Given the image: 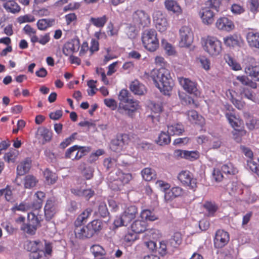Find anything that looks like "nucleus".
<instances>
[{
	"label": "nucleus",
	"instance_id": "3",
	"mask_svg": "<svg viewBox=\"0 0 259 259\" xmlns=\"http://www.w3.org/2000/svg\"><path fill=\"white\" fill-rule=\"evenodd\" d=\"M219 0H208L206 4L207 6L201 9L199 14L203 24L210 25L213 22L215 15L213 10L219 11Z\"/></svg>",
	"mask_w": 259,
	"mask_h": 259
},
{
	"label": "nucleus",
	"instance_id": "61",
	"mask_svg": "<svg viewBox=\"0 0 259 259\" xmlns=\"http://www.w3.org/2000/svg\"><path fill=\"white\" fill-rule=\"evenodd\" d=\"M137 239V235L134 232H127L123 237V240L127 243H132Z\"/></svg>",
	"mask_w": 259,
	"mask_h": 259
},
{
	"label": "nucleus",
	"instance_id": "64",
	"mask_svg": "<svg viewBox=\"0 0 259 259\" xmlns=\"http://www.w3.org/2000/svg\"><path fill=\"white\" fill-rule=\"evenodd\" d=\"M223 175L218 168H214L212 172V178L217 182H221L223 179Z\"/></svg>",
	"mask_w": 259,
	"mask_h": 259
},
{
	"label": "nucleus",
	"instance_id": "30",
	"mask_svg": "<svg viewBox=\"0 0 259 259\" xmlns=\"http://www.w3.org/2000/svg\"><path fill=\"white\" fill-rule=\"evenodd\" d=\"M114 176L118 181H120L121 182L123 186L128 183L132 178V176L131 174L123 173L120 169H118L116 172L114 173Z\"/></svg>",
	"mask_w": 259,
	"mask_h": 259
},
{
	"label": "nucleus",
	"instance_id": "27",
	"mask_svg": "<svg viewBox=\"0 0 259 259\" xmlns=\"http://www.w3.org/2000/svg\"><path fill=\"white\" fill-rule=\"evenodd\" d=\"M157 251L161 256H164L167 253H172L174 251L167 241L159 242V247H157Z\"/></svg>",
	"mask_w": 259,
	"mask_h": 259
},
{
	"label": "nucleus",
	"instance_id": "11",
	"mask_svg": "<svg viewBox=\"0 0 259 259\" xmlns=\"http://www.w3.org/2000/svg\"><path fill=\"white\" fill-rule=\"evenodd\" d=\"M230 236L229 233L223 230L217 231L214 238V245L215 248H221L229 242Z\"/></svg>",
	"mask_w": 259,
	"mask_h": 259
},
{
	"label": "nucleus",
	"instance_id": "56",
	"mask_svg": "<svg viewBox=\"0 0 259 259\" xmlns=\"http://www.w3.org/2000/svg\"><path fill=\"white\" fill-rule=\"evenodd\" d=\"M184 158L191 161H193L198 158L199 155L197 151H186L184 154Z\"/></svg>",
	"mask_w": 259,
	"mask_h": 259
},
{
	"label": "nucleus",
	"instance_id": "48",
	"mask_svg": "<svg viewBox=\"0 0 259 259\" xmlns=\"http://www.w3.org/2000/svg\"><path fill=\"white\" fill-rule=\"evenodd\" d=\"M161 46L168 55H173L176 53L175 48L166 40L162 39L161 40Z\"/></svg>",
	"mask_w": 259,
	"mask_h": 259
},
{
	"label": "nucleus",
	"instance_id": "29",
	"mask_svg": "<svg viewBox=\"0 0 259 259\" xmlns=\"http://www.w3.org/2000/svg\"><path fill=\"white\" fill-rule=\"evenodd\" d=\"M93 210L91 208H87L80 214H79L74 222V226L82 225L86 222L87 219L91 215Z\"/></svg>",
	"mask_w": 259,
	"mask_h": 259
},
{
	"label": "nucleus",
	"instance_id": "33",
	"mask_svg": "<svg viewBox=\"0 0 259 259\" xmlns=\"http://www.w3.org/2000/svg\"><path fill=\"white\" fill-rule=\"evenodd\" d=\"M108 20V18L106 15H103L101 17H91L90 20V22L94 26L102 28L104 26Z\"/></svg>",
	"mask_w": 259,
	"mask_h": 259
},
{
	"label": "nucleus",
	"instance_id": "1",
	"mask_svg": "<svg viewBox=\"0 0 259 259\" xmlns=\"http://www.w3.org/2000/svg\"><path fill=\"white\" fill-rule=\"evenodd\" d=\"M146 76H150L156 87L165 95H169L174 83L170 76V71L165 67L159 69H153L150 72H145Z\"/></svg>",
	"mask_w": 259,
	"mask_h": 259
},
{
	"label": "nucleus",
	"instance_id": "5",
	"mask_svg": "<svg viewBox=\"0 0 259 259\" xmlns=\"http://www.w3.org/2000/svg\"><path fill=\"white\" fill-rule=\"evenodd\" d=\"M138 214V209L135 205L126 207L121 216L116 218L114 222L116 227L127 226Z\"/></svg>",
	"mask_w": 259,
	"mask_h": 259
},
{
	"label": "nucleus",
	"instance_id": "15",
	"mask_svg": "<svg viewBox=\"0 0 259 259\" xmlns=\"http://www.w3.org/2000/svg\"><path fill=\"white\" fill-rule=\"evenodd\" d=\"M57 211V206L54 198H49L47 200L44 207L45 216L47 220H50Z\"/></svg>",
	"mask_w": 259,
	"mask_h": 259
},
{
	"label": "nucleus",
	"instance_id": "53",
	"mask_svg": "<svg viewBox=\"0 0 259 259\" xmlns=\"http://www.w3.org/2000/svg\"><path fill=\"white\" fill-rule=\"evenodd\" d=\"M17 155V152L15 150L10 151L5 154L4 158L8 163H14L16 160Z\"/></svg>",
	"mask_w": 259,
	"mask_h": 259
},
{
	"label": "nucleus",
	"instance_id": "23",
	"mask_svg": "<svg viewBox=\"0 0 259 259\" xmlns=\"http://www.w3.org/2000/svg\"><path fill=\"white\" fill-rule=\"evenodd\" d=\"M166 9L179 15L182 13V9L179 4L174 0H166L164 2Z\"/></svg>",
	"mask_w": 259,
	"mask_h": 259
},
{
	"label": "nucleus",
	"instance_id": "2",
	"mask_svg": "<svg viewBox=\"0 0 259 259\" xmlns=\"http://www.w3.org/2000/svg\"><path fill=\"white\" fill-rule=\"evenodd\" d=\"M201 45L203 50L210 56H217L222 51V42L214 36L207 35L202 37Z\"/></svg>",
	"mask_w": 259,
	"mask_h": 259
},
{
	"label": "nucleus",
	"instance_id": "60",
	"mask_svg": "<svg viewBox=\"0 0 259 259\" xmlns=\"http://www.w3.org/2000/svg\"><path fill=\"white\" fill-rule=\"evenodd\" d=\"M116 164V161L115 159L108 158L104 161V166L106 168L107 170H110L114 168Z\"/></svg>",
	"mask_w": 259,
	"mask_h": 259
},
{
	"label": "nucleus",
	"instance_id": "32",
	"mask_svg": "<svg viewBox=\"0 0 259 259\" xmlns=\"http://www.w3.org/2000/svg\"><path fill=\"white\" fill-rule=\"evenodd\" d=\"M172 249L178 247L182 242V235L179 232H176L167 241Z\"/></svg>",
	"mask_w": 259,
	"mask_h": 259
},
{
	"label": "nucleus",
	"instance_id": "49",
	"mask_svg": "<svg viewBox=\"0 0 259 259\" xmlns=\"http://www.w3.org/2000/svg\"><path fill=\"white\" fill-rule=\"evenodd\" d=\"M179 190H180L179 188H172L171 190H166L164 191V199L166 201H170V200L176 197L178 194H175V192H177Z\"/></svg>",
	"mask_w": 259,
	"mask_h": 259
},
{
	"label": "nucleus",
	"instance_id": "14",
	"mask_svg": "<svg viewBox=\"0 0 259 259\" xmlns=\"http://www.w3.org/2000/svg\"><path fill=\"white\" fill-rule=\"evenodd\" d=\"M179 180L185 185L192 189L196 187V180L193 178L192 174L187 170L181 171L178 176Z\"/></svg>",
	"mask_w": 259,
	"mask_h": 259
},
{
	"label": "nucleus",
	"instance_id": "20",
	"mask_svg": "<svg viewBox=\"0 0 259 259\" xmlns=\"http://www.w3.org/2000/svg\"><path fill=\"white\" fill-rule=\"evenodd\" d=\"M107 180L108 186L112 190L117 191L122 189L123 186L121 182L115 177L114 172H110L108 175Z\"/></svg>",
	"mask_w": 259,
	"mask_h": 259
},
{
	"label": "nucleus",
	"instance_id": "16",
	"mask_svg": "<svg viewBox=\"0 0 259 259\" xmlns=\"http://www.w3.org/2000/svg\"><path fill=\"white\" fill-rule=\"evenodd\" d=\"M178 80L180 84L186 92L197 95L198 91L195 82L184 77H178Z\"/></svg>",
	"mask_w": 259,
	"mask_h": 259
},
{
	"label": "nucleus",
	"instance_id": "40",
	"mask_svg": "<svg viewBox=\"0 0 259 259\" xmlns=\"http://www.w3.org/2000/svg\"><path fill=\"white\" fill-rule=\"evenodd\" d=\"M140 216L142 219L146 221H154L158 219L157 216L153 211L149 209L142 210L140 213Z\"/></svg>",
	"mask_w": 259,
	"mask_h": 259
},
{
	"label": "nucleus",
	"instance_id": "17",
	"mask_svg": "<svg viewBox=\"0 0 259 259\" xmlns=\"http://www.w3.org/2000/svg\"><path fill=\"white\" fill-rule=\"evenodd\" d=\"M74 232L76 238L81 239L90 238L94 236L88 225L84 226L82 225L75 226Z\"/></svg>",
	"mask_w": 259,
	"mask_h": 259
},
{
	"label": "nucleus",
	"instance_id": "44",
	"mask_svg": "<svg viewBox=\"0 0 259 259\" xmlns=\"http://www.w3.org/2000/svg\"><path fill=\"white\" fill-rule=\"evenodd\" d=\"M237 79L241 82L243 85L247 86L246 87H250L252 89L256 88V83L250 80L248 77L245 76H238Z\"/></svg>",
	"mask_w": 259,
	"mask_h": 259
},
{
	"label": "nucleus",
	"instance_id": "37",
	"mask_svg": "<svg viewBox=\"0 0 259 259\" xmlns=\"http://www.w3.org/2000/svg\"><path fill=\"white\" fill-rule=\"evenodd\" d=\"M37 182V179L33 176L28 175L25 177L23 184L25 188L30 189L34 187Z\"/></svg>",
	"mask_w": 259,
	"mask_h": 259
},
{
	"label": "nucleus",
	"instance_id": "43",
	"mask_svg": "<svg viewBox=\"0 0 259 259\" xmlns=\"http://www.w3.org/2000/svg\"><path fill=\"white\" fill-rule=\"evenodd\" d=\"M29 257L30 259H47L48 258L45 251L38 249L30 252Z\"/></svg>",
	"mask_w": 259,
	"mask_h": 259
},
{
	"label": "nucleus",
	"instance_id": "10",
	"mask_svg": "<svg viewBox=\"0 0 259 259\" xmlns=\"http://www.w3.org/2000/svg\"><path fill=\"white\" fill-rule=\"evenodd\" d=\"M156 29L160 32L165 31L168 26L167 19L160 11H156L153 15Z\"/></svg>",
	"mask_w": 259,
	"mask_h": 259
},
{
	"label": "nucleus",
	"instance_id": "6",
	"mask_svg": "<svg viewBox=\"0 0 259 259\" xmlns=\"http://www.w3.org/2000/svg\"><path fill=\"white\" fill-rule=\"evenodd\" d=\"M39 224L40 220L38 217L34 212H30L28 214L27 223L22 224L21 230L24 233L33 235L35 233Z\"/></svg>",
	"mask_w": 259,
	"mask_h": 259
},
{
	"label": "nucleus",
	"instance_id": "19",
	"mask_svg": "<svg viewBox=\"0 0 259 259\" xmlns=\"http://www.w3.org/2000/svg\"><path fill=\"white\" fill-rule=\"evenodd\" d=\"M224 44L229 47L234 48L240 47L243 44V40L240 35L236 34H230L223 38Z\"/></svg>",
	"mask_w": 259,
	"mask_h": 259
},
{
	"label": "nucleus",
	"instance_id": "38",
	"mask_svg": "<svg viewBox=\"0 0 259 259\" xmlns=\"http://www.w3.org/2000/svg\"><path fill=\"white\" fill-rule=\"evenodd\" d=\"M133 99L131 98V94L127 90L123 89L119 92L118 95L119 105L122 104L123 105Z\"/></svg>",
	"mask_w": 259,
	"mask_h": 259
},
{
	"label": "nucleus",
	"instance_id": "21",
	"mask_svg": "<svg viewBox=\"0 0 259 259\" xmlns=\"http://www.w3.org/2000/svg\"><path fill=\"white\" fill-rule=\"evenodd\" d=\"M130 89L131 92L137 95H143L146 92L145 85L137 79L131 83Z\"/></svg>",
	"mask_w": 259,
	"mask_h": 259
},
{
	"label": "nucleus",
	"instance_id": "50",
	"mask_svg": "<svg viewBox=\"0 0 259 259\" xmlns=\"http://www.w3.org/2000/svg\"><path fill=\"white\" fill-rule=\"evenodd\" d=\"M91 151V148L89 147H81L78 146V148L75 153V158L78 160L82 157L83 156L87 154Z\"/></svg>",
	"mask_w": 259,
	"mask_h": 259
},
{
	"label": "nucleus",
	"instance_id": "13",
	"mask_svg": "<svg viewBox=\"0 0 259 259\" xmlns=\"http://www.w3.org/2000/svg\"><path fill=\"white\" fill-rule=\"evenodd\" d=\"M215 25L219 30L227 32H230L235 28L234 22L225 16L219 18L216 21Z\"/></svg>",
	"mask_w": 259,
	"mask_h": 259
},
{
	"label": "nucleus",
	"instance_id": "28",
	"mask_svg": "<svg viewBox=\"0 0 259 259\" xmlns=\"http://www.w3.org/2000/svg\"><path fill=\"white\" fill-rule=\"evenodd\" d=\"M184 131V127L181 123H175L167 125V133L171 136H179Z\"/></svg>",
	"mask_w": 259,
	"mask_h": 259
},
{
	"label": "nucleus",
	"instance_id": "54",
	"mask_svg": "<svg viewBox=\"0 0 259 259\" xmlns=\"http://www.w3.org/2000/svg\"><path fill=\"white\" fill-rule=\"evenodd\" d=\"M35 18L34 16L31 14H26L20 16L17 18V21L20 24L26 22H33L35 21Z\"/></svg>",
	"mask_w": 259,
	"mask_h": 259
},
{
	"label": "nucleus",
	"instance_id": "59",
	"mask_svg": "<svg viewBox=\"0 0 259 259\" xmlns=\"http://www.w3.org/2000/svg\"><path fill=\"white\" fill-rule=\"evenodd\" d=\"M127 35L131 38H135L137 35V30L135 25H128L125 28Z\"/></svg>",
	"mask_w": 259,
	"mask_h": 259
},
{
	"label": "nucleus",
	"instance_id": "25",
	"mask_svg": "<svg viewBox=\"0 0 259 259\" xmlns=\"http://www.w3.org/2000/svg\"><path fill=\"white\" fill-rule=\"evenodd\" d=\"M254 89L249 87L242 88L240 92V96L242 99H246L252 102H256V95L254 92Z\"/></svg>",
	"mask_w": 259,
	"mask_h": 259
},
{
	"label": "nucleus",
	"instance_id": "39",
	"mask_svg": "<svg viewBox=\"0 0 259 259\" xmlns=\"http://www.w3.org/2000/svg\"><path fill=\"white\" fill-rule=\"evenodd\" d=\"M95 213L98 214L101 217L103 218H108L107 221L109 220V212L107 207L106 204L104 202H101L98 206V211Z\"/></svg>",
	"mask_w": 259,
	"mask_h": 259
},
{
	"label": "nucleus",
	"instance_id": "35",
	"mask_svg": "<svg viewBox=\"0 0 259 259\" xmlns=\"http://www.w3.org/2000/svg\"><path fill=\"white\" fill-rule=\"evenodd\" d=\"M90 251L95 257L97 258H101L106 254L104 249L101 246L97 244L92 245L90 248Z\"/></svg>",
	"mask_w": 259,
	"mask_h": 259
},
{
	"label": "nucleus",
	"instance_id": "34",
	"mask_svg": "<svg viewBox=\"0 0 259 259\" xmlns=\"http://www.w3.org/2000/svg\"><path fill=\"white\" fill-rule=\"evenodd\" d=\"M244 69L246 74L259 81V66H247Z\"/></svg>",
	"mask_w": 259,
	"mask_h": 259
},
{
	"label": "nucleus",
	"instance_id": "57",
	"mask_svg": "<svg viewBox=\"0 0 259 259\" xmlns=\"http://www.w3.org/2000/svg\"><path fill=\"white\" fill-rule=\"evenodd\" d=\"M40 243L39 240L30 241L27 244V249L30 252L32 251L37 250L40 247Z\"/></svg>",
	"mask_w": 259,
	"mask_h": 259
},
{
	"label": "nucleus",
	"instance_id": "45",
	"mask_svg": "<svg viewBox=\"0 0 259 259\" xmlns=\"http://www.w3.org/2000/svg\"><path fill=\"white\" fill-rule=\"evenodd\" d=\"M170 142V135L162 132L158 136L157 143L160 145H167Z\"/></svg>",
	"mask_w": 259,
	"mask_h": 259
},
{
	"label": "nucleus",
	"instance_id": "42",
	"mask_svg": "<svg viewBox=\"0 0 259 259\" xmlns=\"http://www.w3.org/2000/svg\"><path fill=\"white\" fill-rule=\"evenodd\" d=\"M203 207L208 212V216H213L218 209V206L214 203L209 201L205 202Z\"/></svg>",
	"mask_w": 259,
	"mask_h": 259
},
{
	"label": "nucleus",
	"instance_id": "62",
	"mask_svg": "<svg viewBox=\"0 0 259 259\" xmlns=\"http://www.w3.org/2000/svg\"><path fill=\"white\" fill-rule=\"evenodd\" d=\"M99 49V44L98 41L95 39H92L89 49L90 55H92L94 52L98 51Z\"/></svg>",
	"mask_w": 259,
	"mask_h": 259
},
{
	"label": "nucleus",
	"instance_id": "51",
	"mask_svg": "<svg viewBox=\"0 0 259 259\" xmlns=\"http://www.w3.org/2000/svg\"><path fill=\"white\" fill-rule=\"evenodd\" d=\"M78 148V145H74L67 150L65 154V158L76 160L75 158V153Z\"/></svg>",
	"mask_w": 259,
	"mask_h": 259
},
{
	"label": "nucleus",
	"instance_id": "24",
	"mask_svg": "<svg viewBox=\"0 0 259 259\" xmlns=\"http://www.w3.org/2000/svg\"><path fill=\"white\" fill-rule=\"evenodd\" d=\"M31 160L27 158L19 164L17 167V173L19 176H23L28 172L31 167Z\"/></svg>",
	"mask_w": 259,
	"mask_h": 259
},
{
	"label": "nucleus",
	"instance_id": "63",
	"mask_svg": "<svg viewBox=\"0 0 259 259\" xmlns=\"http://www.w3.org/2000/svg\"><path fill=\"white\" fill-rule=\"evenodd\" d=\"M250 11L253 13L257 12L259 8V0H249Z\"/></svg>",
	"mask_w": 259,
	"mask_h": 259
},
{
	"label": "nucleus",
	"instance_id": "8",
	"mask_svg": "<svg viewBox=\"0 0 259 259\" xmlns=\"http://www.w3.org/2000/svg\"><path fill=\"white\" fill-rule=\"evenodd\" d=\"M245 37L250 48L259 50V30L258 29L253 28H247Z\"/></svg>",
	"mask_w": 259,
	"mask_h": 259
},
{
	"label": "nucleus",
	"instance_id": "31",
	"mask_svg": "<svg viewBox=\"0 0 259 259\" xmlns=\"http://www.w3.org/2000/svg\"><path fill=\"white\" fill-rule=\"evenodd\" d=\"M94 235L99 232L103 228L102 222L99 219L94 220L87 224Z\"/></svg>",
	"mask_w": 259,
	"mask_h": 259
},
{
	"label": "nucleus",
	"instance_id": "22",
	"mask_svg": "<svg viewBox=\"0 0 259 259\" xmlns=\"http://www.w3.org/2000/svg\"><path fill=\"white\" fill-rule=\"evenodd\" d=\"M4 2L3 4L4 8L8 12L13 14L19 13L21 10V8L16 2V0H2Z\"/></svg>",
	"mask_w": 259,
	"mask_h": 259
},
{
	"label": "nucleus",
	"instance_id": "58",
	"mask_svg": "<svg viewBox=\"0 0 259 259\" xmlns=\"http://www.w3.org/2000/svg\"><path fill=\"white\" fill-rule=\"evenodd\" d=\"M121 143L119 141V139L117 138L112 140L110 144V148L112 150L118 152L122 148Z\"/></svg>",
	"mask_w": 259,
	"mask_h": 259
},
{
	"label": "nucleus",
	"instance_id": "26",
	"mask_svg": "<svg viewBox=\"0 0 259 259\" xmlns=\"http://www.w3.org/2000/svg\"><path fill=\"white\" fill-rule=\"evenodd\" d=\"M147 223L143 220H135L131 225V229L136 234L141 233L146 230Z\"/></svg>",
	"mask_w": 259,
	"mask_h": 259
},
{
	"label": "nucleus",
	"instance_id": "46",
	"mask_svg": "<svg viewBox=\"0 0 259 259\" xmlns=\"http://www.w3.org/2000/svg\"><path fill=\"white\" fill-rule=\"evenodd\" d=\"M221 169L224 173L229 175H235L237 172V169L230 162L223 164Z\"/></svg>",
	"mask_w": 259,
	"mask_h": 259
},
{
	"label": "nucleus",
	"instance_id": "9",
	"mask_svg": "<svg viewBox=\"0 0 259 259\" xmlns=\"http://www.w3.org/2000/svg\"><path fill=\"white\" fill-rule=\"evenodd\" d=\"M181 40L179 46L181 47H189L193 41V33L191 29L188 26H183L179 31Z\"/></svg>",
	"mask_w": 259,
	"mask_h": 259
},
{
	"label": "nucleus",
	"instance_id": "36",
	"mask_svg": "<svg viewBox=\"0 0 259 259\" xmlns=\"http://www.w3.org/2000/svg\"><path fill=\"white\" fill-rule=\"evenodd\" d=\"M141 174L143 179L146 181H150L155 179L156 176L155 171L149 167L143 169L141 171Z\"/></svg>",
	"mask_w": 259,
	"mask_h": 259
},
{
	"label": "nucleus",
	"instance_id": "47",
	"mask_svg": "<svg viewBox=\"0 0 259 259\" xmlns=\"http://www.w3.org/2000/svg\"><path fill=\"white\" fill-rule=\"evenodd\" d=\"M44 176L48 184H54L57 180L56 174L47 168L44 172Z\"/></svg>",
	"mask_w": 259,
	"mask_h": 259
},
{
	"label": "nucleus",
	"instance_id": "4",
	"mask_svg": "<svg viewBox=\"0 0 259 259\" xmlns=\"http://www.w3.org/2000/svg\"><path fill=\"white\" fill-rule=\"evenodd\" d=\"M142 41L144 48L149 52H153L159 47L157 32L154 29L145 30L142 33Z\"/></svg>",
	"mask_w": 259,
	"mask_h": 259
},
{
	"label": "nucleus",
	"instance_id": "12",
	"mask_svg": "<svg viewBox=\"0 0 259 259\" xmlns=\"http://www.w3.org/2000/svg\"><path fill=\"white\" fill-rule=\"evenodd\" d=\"M133 21L136 24L143 27H148L151 22L148 14L144 11L137 10L133 15Z\"/></svg>",
	"mask_w": 259,
	"mask_h": 259
},
{
	"label": "nucleus",
	"instance_id": "55",
	"mask_svg": "<svg viewBox=\"0 0 259 259\" xmlns=\"http://www.w3.org/2000/svg\"><path fill=\"white\" fill-rule=\"evenodd\" d=\"M4 195L6 200L8 201H11L13 200L12 192L9 186H7L5 189L0 190V196Z\"/></svg>",
	"mask_w": 259,
	"mask_h": 259
},
{
	"label": "nucleus",
	"instance_id": "7",
	"mask_svg": "<svg viewBox=\"0 0 259 259\" xmlns=\"http://www.w3.org/2000/svg\"><path fill=\"white\" fill-rule=\"evenodd\" d=\"M140 108L139 102L133 99L123 105H119L117 111L122 115L133 118L136 112Z\"/></svg>",
	"mask_w": 259,
	"mask_h": 259
},
{
	"label": "nucleus",
	"instance_id": "18",
	"mask_svg": "<svg viewBox=\"0 0 259 259\" xmlns=\"http://www.w3.org/2000/svg\"><path fill=\"white\" fill-rule=\"evenodd\" d=\"M80 48V41L78 38L72 39L64 46L63 51L66 55L77 52Z\"/></svg>",
	"mask_w": 259,
	"mask_h": 259
},
{
	"label": "nucleus",
	"instance_id": "41",
	"mask_svg": "<svg viewBox=\"0 0 259 259\" xmlns=\"http://www.w3.org/2000/svg\"><path fill=\"white\" fill-rule=\"evenodd\" d=\"M54 22L53 19H42L39 20L37 22V26L38 29L45 30L48 28L51 27L53 23Z\"/></svg>",
	"mask_w": 259,
	"mask_h": 259
},
{
	"label": "nucleus",
	"instance_id": "52",
	"mask_svg": "<svg viewBox=\"0 0 259 259\" xmlns=\"http://www.w3.org/2000/svg\"><path fill=\"white\" fill-rule=\"evenodd\" d=\"M230 11L233 14L237 15L243 13L245 12V9L240 4H233L231 5Z\"/></svg>",
	"mask_w": 259,
	"mask_h": 259
}]
</instances>
